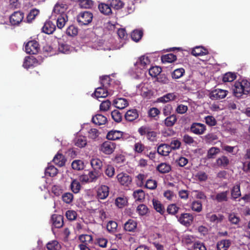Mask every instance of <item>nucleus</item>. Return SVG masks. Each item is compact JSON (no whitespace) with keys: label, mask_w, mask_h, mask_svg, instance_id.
<instances>
[{"label":"nucleus","mask_w":250,"mask_h":250,"mask_svg":"<svg viewBox=\"0 0 250 250\" xmlns=\"http://www.w3.org/2000/svg\"><path fill=\"white\" fill-rule=\"evenodd\" d=\"M232 89L234 95L237 97H241L243 94L248 95L250 92V82L246 80L236 81Z\"/></svg>","instance_id":"1"},{"label":"nucleus","mask_w":250,"mask_h":250,"mask_svg":"<svg viewBox=\"0 0 250 250\" xmlns=\"http://www.w3.org/2000/svg\"><path fill=\"white\" fill-rule=\"evenodd\" d=\"M138 132L141 136H146L150 142H154L157 139L158 133L149 126L143 125L138 128Z\"/></svg>","instance_id":"2"},{"label":"nucleus","mask_w":250,"mask_h":250,"mask_svg":"<svg viewBox=\"0 0 250 250\" xmlns=\"http://www.w3.org/2000/svg\"><path fill=\"white\" fill-rule=\"evenodd\" d=\"M93 14L89 11L80 12L77 17V21L80 26L88 25L92 21Z\"/></svg>","instance_id":"3"},{"label":"nucleus","mask_w":250,"mask_h":250,"mask_svg":"<svg viewBox=\"0 0 250 250\" xmlns=\"http://www.w3.org/2000/svg\"><path fill=\"white\" fill-rule=\"evenodd\" d=\"M40 50L39 44L35 40L29 41L25 45V50L27 54H37Z\"/></svg>","instance_id":"4"},{"label":"nucleus","mask_w":250,"mask_h":250,"mask_svg":"<svg viewBox=\"0 0 250 250\" xmlns=\"http://www.w3.org/2000/svg\"><path fill=\"white\" fill-rule=\"evenodd\" d=\"M176 217L180 223L186 227L190 226L194 218L192 215L188 213H182L179 217L176 216Z\"/></svg>","instance_id":"5"},{"label":"nucleus","mask_w":250,"mask_h":250,"mask_svg":"<svg viewBox=\"0 0 250 250\" xmlns=\"http://www.w3.org/2000/svg\"><path fill=\"white\" fill-rule=\"evenodd\" d=\"M150 63V61L148 57L144 55L139 57L134 62V65L136 68L143 70L146 69Z\"/></svg>","instance_id":"6"},{"label":"nucleus","mask_w":250,"mask_h":250,"mask_svg":"<svg viewBox=\"0 0 250 250\" xmlns=\"http://www.w3.org/2000/svg\"><path fill=\"white\" fill-rule=\"evenodd\" d=\"M116 148V144L110 141H105L101 146V150L104 154L109 155L112 154Z\"/></svg>","instance_id":"7"},{"label":"nucleus","mask_w":250,"mask_h":250,"mask_svg":"<svg viewBox=\"0 0 250 250\" xmlns=\"http://www.w3.org/2000/svg\"><path fill=\"white\" fill-rule=\"evenodd\" d=\"M24 18V14L21 11L14 12L10 17V22L13 25H19Z\"/></svg>","instance_id":"8"},{"label":"nucleus","mask_w":250,"mask_h":250,"mask_svg":"<svg viewBox=\"0 0 250 250\" xmlns=\"http://www.w3.org/2000/svg\"><path fill=\"white\" fill-rule=\"evenodd\" d=\"M227 94L228 91L227 90L216 89L210 93L209 97L213 100H220L225 98Z\"/></svg>","instance_id":"9"},{"label":"nucleus","mask_w":250,"mask_h":250,"mask_svg":"<svg viewBox=\"0 0 250 250\" xmlns=\"http://www.w3.org/2000/svg\"><path fill=\"white\" fill-rule=\"evenodd\" d=\"M206 130V125L201 123H194L190 126V131L197 135L203 134Z\"/></svg>","instance_id":"10"},{"label":"nucleus","mask_w":250,"mask_h":250,"mask_svg":"<svg viewBox=\"0 0 250 250\" xmlns=\"http://www.w3.org/2000/svg\"><path fill=\"white\" fill-rule=\"evenodd\" d=\"M117 178L120 184L125 187H128L132 182L131 176L124 173L118 174Z\"/></svg>","instance_id":"11"},{"label":"nucleus","mask_w":250,"mask_h":250,"mask_svg":"<svg viewBox=\"0 0 250 250\" xmlns=\"http://www.w3.org/2000/svg\"><path fill=\"white\" fill-rule=\"evenodd\" d=\"M101 86L105 87L110 91H114L112 88V85L114 81L111 79L108 75H105L100 77Z\"/></svg>","instance_id":"12"},{"label":"nucleus","mask_w":250,"mask_h":250,"mask_svg":"<svg viewBox=\"0 0 250 250\" xmlns=\"http://www.w3.org/2000/svg\"><path fill=\"white\" fill-rule=\"evenodd\" d=\"M39 64L38 60L33 56H28L25 58L23 66L26 68L37 66Z\"/></svg>","instance_id":"13"},{"label":"nucleus","mask_w":250,"mask_h":250,"mask_svg":"<svg viewBox=\"0 0 250 250\" xmlns=\"http://www.w3.org/2000/svg\"><path fill=\"white\" fill-rule=\"evenodd\" d=\"M109 187L105 185L101 186L97 190V197L99 199H104L109 195Z\"/></svg>","instance_id":"14"},{"label":"nucleus","mask_w":250,"mask_h":250,"mask_svg":"<svg viewBox=\"0 0 250 250\" xmlns=\"http://www.w3.org/2000/svg\"><path fill=\"white\" fill-rule=\"evenodd\" d=\"M56 29V25L50 21H46L42 28V32L47 34H52Z\"/></svg>","instance_id":"15"},{"label":"nucleus","mask_w":250,"mask_h":250,"mask_svg":"<svg viewBox=\"0 0 250 250\" xmlns=\"http://www.w3.org/2000/svg\"><path fill=\"white\" fill-rule=\"evenodd\" d=\"M123 132L119 130H112L109 131L106 135V138L108 140H118L123 137Z\"/></svg>","instance_id":"16"},{"label":"nucleus","mask_w":250,"mask_h":250,"mask_svg":"<svg viewBox=\"0 0 250 250\" xmlns=\"http://www.w3.org/2000/svg\"><path fill=\"white\" fill-rule=\"evenodd\" d=\"M138 117L139 113L136 109L128 110L125 115V119L128 122H133Z\"/></svg>","instance_id":"17"},{"label":"nucleus","mask_w":250,"mask_h":250,"mask_svg":"<svg viewBox=\"0 0 250 250\" xmlns=\"http://www.w3.org/2000/svg\"><path fill=\"white\" fill-rule=\"evenodd\" d=\"M109 89L102 86L97 88L93 94L96 99L99 98H105L108 96Z\"/></svg>","instance_id":"18"},{"label":"nucleus","mask_w":250,"mask_h":250,"mask_svg":"<svg viewBox=\"0 0 250 250\" xmlns=\"http://www.w3.org/2000/svg\"><path fill=\"white\" fill-rule=\"evenodd\" d=\"M51 220L53 226L56 228H60L63 225V217L58 214H53L51 216Z\"/></svg>","instance_id":"19"},{"label":"nucleus","mask_w":250,"mask_h":250,"mask_svg":"<svg viewBox=\"0 0 250 250\" xmlns=\"http://www.w3.org/2000/svg\"><path fill=\"white\" fill-rule=\"evenodd\" d=\"M157 151L158 154L162 156H167L168 155L171 150L169 145L161 144L158 146Z\"/></svg>","instance_id":"20"},{"label":"nucleus","mask_w":250,"mask_h":250,"mask_svg":"<svg viewBox=\"0 0 250 250\" xmlns=\"http://www.w3.org/2000/svg\"><path fill=\"white\" fill-rule=\"evenodd\" d=\"M98 8L102 14L105 15H109L112 13L111 8L108 1L106 3H101L98 5Z\"/></svg>","instance_id":"21"},{"label":"nucleus","mask_w":250,"mask_h":250,"mask_svg":"<svg viewBox=\"0 0 250 250\" xmlns=\"http://www.w3.org/2000/svg\"><path fill=\"white\" fill-rule=\"evenodd\" d=\"M53 161L56 165L62 167L65 165L66 160L62 154L58 153L54 157Z\"/></svg>","instance_id":"22"},{"label":"nucleus","mask_w":250,"mask_h":250,"mask_svg":"<svg viewBox=\"0 0 250 250\" xmlns=\"http://www.w3.org/2000/svg\"><path fill=\"white\" fill-rule=\"evenodd\" d=\"M137 223L132 219H129L124 225V229L127 231L134 232L137 228Z\"/></svg>","instance_id":"23"},{"label":"nucleus","mask_w":250,"mask_h":250,"mask_svg":"<svg viewBox=\"0 0 250 250\" xmlns=\"http://www.w3.org/2000/svg\"><path fill=\"white\" fill-rule=\"evenodd\" d=\"M113 104L116 108L122 109L128 106V103L125 98H118L113 101Z\"/></svg>","instance_id":"24"},{"label":"nucleus","mask_w":250,"mask_h":250,"mask_svg":"<svg viewBox=\"0 0 250 250\" xmlns=\"http://www.w3.org/2000/svg\"><path fill=\"white\" fill-rule=\"evenodd\" d=\"M208 54V50L202 46H196L191 51V54L194 56H204Z\"/></svg>","instance_id":"25"},{"label":"nucleus","mask_w":250,"mask_h":250,"mask_svg":"<svg viewBox=\"0 0 250 250\" xmlns=\"http://www.w3.org/2000/svg\"><path fill=\"white\" fill-rule=\"evenodd\" d=\"M68 21V17L66 14H62L59 16L57 20V26L58 28L62 29Z\"/></svg>","instance_id":"26"},{"label":"nucleus","mask_w":250,"mask_h":250,"mask_svg":"<svg viewBox=\"0 0 250 250\" xmlns=\"http://www.w3.org/2000/svg\"><path fill=\"white\" fill-rule=\"evenodd\" d=\"M90 164L93 169L103 172V162L100 159H92L90 161Z\"/></svg>","instance_id":"27"},{"label":"nucleus","mask_w":250,"mask_h":250,"mask_svg":"<svg viewBox=\"0 0 250 250\" xmlns=\"http://www.w3.org/2000/svg\"><path fill=\"white\" fill-rule=\"evenodd\" d=\"M92 122L97 125H104L107 121L106 117L102 114H97L93 117Z\"/></svg>","instance_id":"28"},{"label":"nucleus","mask_w":250,"mask_h":250,"mask_svg":"<svg viewBox=\"0 0 250 250\" xmlns=\"http://www.w3.org/2000/svg\"><path fill=\"white\" fill-rule=\"evenodd\" d=\"M231 245V241L229 239L219 241L217 243V250H227Z\"/></svg>","instance_id":"29"},{"label":"nucleus","mask_w":250,"mask_h":250,"mask_svg":"<svg viewBox=\"0 0 250 250\" xmlns=\"http://www.w3.org/2000/svg\"><path fill=\"white\" fill-rule=\"evenodd\" d=\"M231 199L236 200V199L241 196L240 191V185L238 184L234 186L231 189Z\"/></svg>","instance_id":"30"},{"label":"nucleus","mask_w":250,"mask_h":250,"mask_svg":"<svg viewBox=\"0 0 250 250\" xmlns=\"http://www.w3.org/2000/svg\"><path fill=\"white\" fill-rule=\"evenodd\" d=\"M177 98V96L174 93H169L158 99V101L161 103H167L169 101H174Z\"/></svg>","instance_id":"31"},{"label":"nucleus","mask_w":250,"mask_h":250,"mask_svg":"<svg viewBox=\"0 0 250 250\" xmlns=\"http://www.w3.org/2000/svg\"><path fill=\"white\" fill-rule=\"evenodd\" d=\"M152 204L154 208L157 212L160 213L161 215L164 214L165 213V208L160 201L153 199L152 200Z\"/></svg>","instance_id":"32"},{"label":"nucleus","mask_w":250,"mask_h":250,"mask_svg":"<svg viewBox=\"0 0 250 250\" xmlns=\"http://www.w3.org/2000/svg\"><path fill=\"white\" fill-rule=\"evenodd\" d=\"M228 190L219 192L216 194L214 198H212V199L217 201L218 202H227L228 200Z\"/></svg>","instance_id":"33"},{"label":"nucleus","mask_w":250,"mask_h":250,"mask_svg":"<svg viewBox=\"0 0 250 250\" xmlns=\"http://www.w3.org/2000/svg\"><path fill=\"white\" fill-rule=\"evenodd\" d=\"M146 148L147 147L141 141L136 142L133 146V150L135 153L142 154L145 151Z\"/></svg>","instance_id":"34"},{"label":"nucleus","mask_w":250,"mask_h":250,"mask_svg":"<svg viewBox=\"0 0 250 250\" xmlns=\"http://www.w3.org/2000/svg\"><path fill=\"white\" fill-rule=\"evenodd\" d=\"M108 2L111 9L119 10L122 8L124 5V3L121 0H108Z\"/></svg>","instance_id":"35"},{"label":"nucleus","mask_w":250,"mask_h":250,"mask_svg":"<svg viewBox=\"0 0 250 250\" xmlns=\"http://www.w3.org/2000/svg\"><path fill=\"white\" fill-rule=\"evenodd\" d=\"M216 164L218 166L222 167H226L229 164V160L226 156H222L216 159Z\"/></svg>","instance_id":"36"},{"label":"nucleus","mask_w":250,"mask_h":250,"mask_svg":"<svg viewBox=\"0 0 250 250\" xmlns=\"http://www.w3.org/2000/svg\"><path fill=\"white\" fill-rule=\"evenodd\" d=\"M177 121V118L175 114L168 116L164 120V124L167 127L173 126Z\"/></svg>","instance_id":"37"},{"label":"nucleus","mask_w":250,"mask_h":250,"mask_svg":"<svg viewBox=\"0 0 250 250\" xmlns=\"http://www.w3.org/2000/svg\"><path fill=\"white\" fill-rule=\"evenodd\" d=\"M156 169L161 173H167L171 170V167L169 164L162 163L158 165Z\"/></svg>","instance_id":"38"},{"label":"nucleus","mask_w":250,"mask_h":250,"mask_svg":"<svg viewBox=\"0 0 250 250\" xmlns=\"http://www.w3.org/2000/svg\"><path fill=\"white\" fill-rule=\"evenodd\" d=\"M67 6L64 3H57L53 9V12L57 14H65L64 11L66 10Z\"/></svg>","instance_id":"39"},{"label":"nucleus","mask_w":250,"mask_h":250,"mask_svg":"<svg viewBox=\"0 0 250 250\" xmlns=\"http://www.w3.org/2000/svg\"><path fill=\"white\" fill-rule=\"evenodd\" d=\"M78 28L73 24L69 25L66 30V34L67 36L74 37L78 35Z\"/></svg>","instance_id":"40"},{"label":"nucleus","mask_w":250,"mask_h":250,"mask_svg":"<svg viewBox=\"0 0 250 250\" xmlns=\"http://www.w3.org/2000/svg\"><path fill=\"white\" fill-rule=\"evenodd\" d=\"M46 248L48 250H60L61 246L56 240H52L46 244Z\"/></svg>","instance_id":"41"},{"label":"nucleus","mask_w":250,"mask_h":250,"mask_svg":"<svg viewBox=\"0 0 250 250\" xmlns=\"http://www.w3.org/2000/svg\"><path fill=\"white\" fill-rule=\"evenodd\" d=\"M135 200L139 202H143L145 198V192L141 189L135 190L133 194Z\"/></svg>","instance_id":"42"},{"label":"nucleus","mask_w":250,"mask_h":250,"mask_svg":"<svg viewBox=\"0 0 250 250\" xmlns=\"http://www.w3.org/2000/svg\"><path fill=\"white\" fill-rule=\"evenodd\" d=\"M103 174V172L93 169L89 171L88 176L90 178V181L94 182Z\"/></svg>","instance_id":"43"},{"label":"nucleus","mask_w":250,"mask_h":250,"mask_svg":"<svg viewBox=\"0 0 250 250\" xmlns=\"http://www.w3.org/2000/svg\"><path fill=\"white\" fill-rule=\"evenodd\" d=\"M176 56L172 53L164 55L161 57V60L163 63H171L176 61Z\"/></svg>","instance_id":"44"},{"label":"nucleus","mask_w":250,"mask_h":250,"mask_svg":"<svg viewBox=\"0 0 250 250\" xmlns=\"http://www.w3.org/2000/svg\"><path fill=\"white\" fill-rule=\"evenodd\" d=\"M39 10L36 8L30 10L26 17V22L31 23L35 19L36 17L39 14Z\"/></svg>","instance_id":"45"},{"label":"nucleus","mask_w":250,"mask_h":250,"mask_svg":"<svg viewBox=\"0 0 250 250\" xmlns=\"http://www.w3.org/2000/svg\"><path fill=\"white\" fill-rule=\"evenodd\" d=\"M143 32L141 30L136 29L132 31L131 34V37L132 40L136 42L139 41L142 38Z\"/></svg>","instance_id":"46"},{"label":"nucleus","mask_w":250,"mask_h":250,"mask_svg":"<svg viewBox=\"0 0 250 250\" xmlns=\"http://www.w3.org/2000/svg\"><path fill=\"white\" fill-rule=\"evenodd\" d=\"M73 169L77 170H81L84 168V165L82 160H75L73 161L71 164Z\"/></svg>","instance_id":"47"},{"label":"nucleus","mask_w":250,"mask_h":250,"mask_svg":"<svg viewBox=\"0 0 250 250\" xmlns=\"http://www.w3.org/2000/svg\"><path fill=\"white\" fill-rule=\"evenodd\" d=\"M236 78V75L235 73L229 72L223 75L222 80L224 83L231 82L235 80Z\"/></svg>","instance_id":"48"},{"label":"nucleus","mask_w":250,"mask_h":250,"mask_svg":"<svg viewBox=\"0 0 250 250\" xmlns=\"http://www.w3.org/2000/svg\"><path fill=\"white\" fill-rule=\"evenodd\" d=\"M79 239L83 243L82 244L87 245L92 242L93 237L91 235L82 234L79 236Z\"/></svg>","instance_id":"49"},{"label":"nucleus","mask_w":250,"mask_h":250,"mask_svg":"<svg viewBox=\"0 0 250 250\" xmlns=\"http://www.w3.org/2000/svg\"><path fill=\"white\" fill-rule=\"evenodd\" d=\"M210 222H221L223 220L224 217L222 214H218V215H217L216 214H208L207 217Z\"/></svg>","instance_id":"50"},{"label":"nucleus","mask_w":250,"mask_h":250,"mask_svg":"<svg viewBox=\"0 0 250 250\" xmlns=\"http://www.w3.org/2000/svg\"><path fill=\"white\" fill-rule=\"evenodd\" d=\"M87 144V140L85 137L81 136L78 137L75 140V145L79 147H83Z\"/></svg>","instance_id":"51"},{"label":"nucleus","mask_w":250,"mask_h":250,"mask_svg":"<svg viewBox=\"0 0 250 250\" xmlns=\"http://www.w3.org/2000/svg\"><path fill=\"white\" fill-rule=\"evenodd\" d=\"M45 172L46 175L54 177L58 174V170L54 166H50L46 168Z\"/></svg>","instance_id":"52"},{"label":"nucleus","mask_w":250,"mask_h":250,"mask_svg":"<svg viewBox=\"0 0 250 250\" xmlns=\"http://www.w3.org/2000/svg\"><path fill=\"white\" fill-rule=\"evenodd\" d=\"M185 72V71L183 68L176 69L172 73V77L174 79H179L184 75Z\"/></svg>","instance_id":"53"},{"label":"nucleus","mask_w":250,"mask_h":250,"mask_svg":"<svg viewBox=\"0 0 250 250\" xmlns=\"http://www.w3.org/2000/svg\"><path fill=\"white\" fill-rule=\"evenodd\" d=\"M220 152V149L218 147H212L210 148L207 153V157L208 159L214 158L215 156Z\"/></svg>","instance_id":"54"},{"label":"nucleus","mask_w":250,"mask_h":250,"mask_svg":"<svg viewBox=\"0 0 250 250\" xmlns=\"http://www.w3.org/2000/svg\"><path fill=\"white\" fill-rule=\"evenodd\" d=\"M136 211L140 215L144 216L148 212V208L146 205L140 204L137 207Z\"/></svg>","instance_id":"55"},{"label":"nucleus","mask_w":250,"mask_h":250,"mask_svg":"<svg viewBox=\"0 0 250 250\" xmlns=\"http://www.w3.org/2000/svg\"><path fill=\"white\" fill-rule=\"evenodd\" d=\"M192 210L197 212H200L202 210V204L200 201H194L191 204V206Z\"/></svg>","instance_id":"56"},{"label":"nucleus","mask_w":250,"mask_h":250,"mask_svg":"<svg viewBox=\"0 0 250 250\" xmlns=\"http://www.w3.org/2000/svg\"><path fill=\"white\" fill-rule=\"evenodd\" d=\"M111 117L113 120L117 122L120 123L122 120V114L118 110H114L111 113Z\"/></svg>","instance_id":"57"},{"label":"nucleus","mask_w":250,"mask_h":250,"mask_svg":"<svg viewBox=\"0 0 250 250\" xmlns=\"http://www.w3.org/2000/svg\"><path fill=\"white\" fill-rule=\"evenodd\" d=\"M70 46L65 43H59V44L58 50L62 53H69L70 52Z\"/></svg>","instance_id":"58"},{"label":"nucleus","mask_w":250,"mask_h":250,"mask_svg":"<svg viewBox=\"0 0 250 250\" xmlns=\"http://www.w3.org/2000/svg\"><path fill=\"white\" fill-rule=\"evenodd\" d=\"M93 5L92 0H81L79 3L80 6L82 8H91Z\"/></svg>","instance_id":"59"},{"label":"nucleus","mask_w":250,"mask_h":250,"mask_svg":"<svg viewBox=\"0 0 250 250\" xmlns=\"http://www.w3.org/2000/svg\"><path fill=\"white\" fill-rule=\"evenodd\" d=\"M161 67L158 66H153L149 69V74L152 77H157L161 72Z\"/></svg>","instance_id":"60"},{"label":"nucleus","mask_w":250,"mask_h":250,"mask_svg":"<svg viewBox=\"0 0 250 250\" xmlns=\"http://www.w3.org/2000/svg\"><path fill=\"white\" fill-rule=\"evenodd\" d=\"M157 183L156 180L148 179L145 185V188L149 189H154L157 188Z\"/></svg>","instance_id":"61"},{"label":"nucleus","mask_w":250,"mask_h":250,"mask_svg":"<svg viewBox=\"0 0 250 250\" xmlns=\"http://www.w3.org/2000/svg\"><path fill=\"white\" fill-rule=\"evenodd\" d=\"M147 113L149 117L156 119L155 118L160 114V111L156 107H152L148 110Z\"/></svg>","instance_id":"62"},{"label":"nucleus","mask_w":250,"mask_h":250,"mask_svg":"<svg viewBox=\"0 0 250 250\" xmlns=\"http://www.w3.org/2000/svg\"><path fill=\"white\" fill-rule=\"evenodd\" d=\"M81 185L80 183L76 180H73L71 184V189L74 193H77L81 189Z\"/></svg>","instance_id":"63"},{"label":"nucleus","mask_w":250,"mask_h":250,"mask_svg":"<svg viewBox=\"0 0 250 250\" xmlns=\"http://www.w3.org/2000/svg\"><path fill=\"white\" fill-rule=\"evenodd\" d=\"M179 209V208L175 204H172L168 206L167 211L169 214L175 215L177 213Z\"/></svg>","instance_id":"64"}]
</instances>
